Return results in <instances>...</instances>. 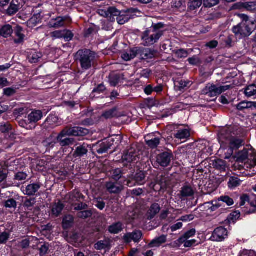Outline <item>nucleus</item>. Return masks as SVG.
<instances>
[{"label": "nucleus", "mask_w": 256, "mask_h": 256, "mask_svg": "<svg viewBox=\"0 0 256 256\" xmlns=\"http://www.w3.org/2000/svg\"><path fill=\"white\" fill-rule=\"evenodd\" d=\"M22 28L20 26H16L14 30V35L12 38L16 44H20L24 42V35L22 33Z\"/></svg>", "instance_id": "9b49d317"}, {"label": "nucleus", "mask_w": 256, "mask_h": 256, "mask_svg": "<svg viewBox=\"0 0 256 256\" xmlns=\"http://www.w3.org/2000/svg\"><path fill=\"white\" fill-rule=\"evenodd\" d=\"M76 60L80 64L82 70L90 69L94 64L96 54L89 50H79L76 54Z\"/></svg>", "instance_id": "7ed1b4c3"}, {"label": "nucleus", "mask_w": 256, "mask_h": 256, "mask_svg": "<svg viewBox=\"0 0 256 256\" xmlns=\"http://www.w3.org/2000/svg\"><path fill=\"white\" fill-rule=\"evenodd\" d=\"M246 96H254L256 95V85L251 84L248 86L244 91Z\"/></svg>", "instance_id": "72a5a7b5"}, {"label": "nucleus", "mask_w": 256, "mask_h": 256, "mask_svg": "<svg viewBox=\"0 0 256 256\" xmlns=\"http://www.w3.org/2000/svg\"><path fill=\"white\" fill-rule=\"evenodd\" d=\"M82 197L81 194L78 191H74L72 192L70 194V198L72 199V201H74V198L76 199V200L80 199Z\"/></svg>", "instance_id": "052dcab7"}, {"label": "nucleus", "mask_w": 256, "mask_h": 256, "mask_svg": "<svg viewBox=\"0 0 256 256\" xmlns=\"http://www.w3.org/2000/svg\"><path fill=\"white\" fill-rule=\"evenodd\" d=\"M42 56V53L35 50H31L28 52V59L31 63L38 62Z\"/></svg>", "instance_id": "dca6fc26"}, {"label": "nucleus", "mask_w": 256, "mask_h": 256, "mask_svg": "<svg viewBox=\"0 0 256 256\" xmlns=\"http://www.w3.org/2000/svg\"><path fill=\"white\" fill-rule=\"evenodd\" d=\"M151 73V70L148 69H144L142 70L140 73V77H143L145 78H148L150 74Z\"/></svg>", "instance_id": "774afa93"}, {"label": "nucleus", "mask_w": 256, "mask_h": 256, "mask_svg": "<svg viewBox=\"0 0 256 256\" xmlns=\"http://www.w3.org/2000/svg\"><path fill=\"white\" fill-rule=\"evenodd\" d=\"M64 30H56L53 32H52L50 34L51 37L53 39H57V38H63L64 37Z\"/></svg>", "instance_id": "49530a36"}, {"label": "nucleus", "mask_w": 256, "mask_h": 256, "mask_svg": "<svg viewBox=\"0 0 256 256\" xmlns=\"http://www.w3.org/2000/svg\"><path fill=\"white\" fill-rule=\"evenodd\" d=\"M171 160V156L168 152H164L159 154L156 158L157 162L162 166L165 167L168 165Z\"/></svg>", "instance_id": "2eb2a0df"}, {"label": "nucleus", "mask_w": 256, "mask_h": 256, "mask_svg": "<svg viewBox=\"0 0 256 256\" xmlns=\"http://www.w3.org/2000/svg\"><path fill=\"white\" fill-rule=\"evenodd\" d=\"M116 116H117V114L116 109L110 110L108 111L104 112L102 114V116L105 118L106 119L110 118Z\"/></svg>", "instance_id": "c03bdc74"}, {"label": "nucleus", "mask_w": 256, "mask_h": 256, "mask_svg": "<svg viewBox=\"0 0 256 256\" xmlns=\"http://www.w3.org/2000/svg\"><path fill=\"white\" fill-rule=\"evenodd\" d=\"M14 30L12 28V26L10 25H6L4 26L0 30V34L5 38L12 37Z\"/></svg>", "instance_id": "bb28decb"}, {"label": "nucleus", "mask_w": 256, "mask_h": 256, "mask_svg": "<svg viewBox=\"0 0 256 256\" xmlns=\"http://www.w3.org/2000/svg\"><path fill=\"white\" fill-rule=\"evenodd\" d=\"M227 230L222 227L220 226L214 230L210 238V240L214 242H221L224 240L228 236Z\"/></svg>", "instance_id": "1a4fd4ad"}, {"label": "nucleus", "mask_w": 256, "mask_h": 256, "mask_svg": "<svg viewBox=\"0 0 256 256\" xmlns=\"http://www.w3.org/2000/svg\"><path fill=\"white\" fill-rule=\"evenodd\" d=\"M240 216V212H238V211H236V212H234L232 213H231L228 217V220L230 222H234L236 220H238Z\"/></svg>", "instance_id": "3c124183"}, {"label": "nucleus", "mask_w": 256, "mask_h": 256, "mask_svg": "<svg viewBox=\"0 0 256 256\" xmlns=\"http://www.w3.org/2000/svg\"><path fill=\"white\" fill-rule=\"evenodd\" d=\"M156 52L154 50L150 49L145 50L142 52V56L144 58L150 59L154 57Z\"/></svg>", "instance_id": "a18cd8bd"}, {"label": "nucleus", "mask_w": 256, "mask_h": 256, "mask_svg": "<svg viewBox=\"0 0 256 256\" xmlns=\"http://www.w3.org/2000/svg\"><path fill=\"white\" fill-rule=\"evenodd\" d=\"M238 110L244 109L256 110V102L243 101L240 102L236 106Z\"/></svg>", "instance_id": "aec40b11"}, {"label": "nucleus", "mask_w": 256, "mask_h": 256, "mask_svg": "<svg viewBox=\"0 0 256 256\" xmlns=\"http://www.w3.org/2000/svg\"><path fill=\"white\" fill-rule=\"evenodd\" d=\"M136 56V53L134 51H130L129 52H124L122 55V58L126 61L130 60Z\"/></svg>", "instance_id": "37998d69"}, {"label": "nucleus", "mask_w": 256, "mask_h": 256, "mask_svg": "<svg viewBox=\"0 0 256 256\" xmlns=\"http://www.w3.org/2000/svg\"><path fill=\"white\" fill-rule=\"evenodd\" d=\"M163 27L162 24L158 23L152 25L151 28L144 31L142 35L143 44L148 46L157 42L163 35V32L160 30Z\"/></svg>", "instance_id": "f03ea898"}, {"label": "nucleus", "mask_w": 256, "mask_h": 256, "mask_svg": "<svg viewBox=\"0 0 256 256\" xmlns=\"http://www.w3.org/2000/svg\"><path fill=\"white\" fill-rule=\"evenodd\" d=\"M120 80V77L118 75H114L110 77V82L112 86H116Z\"/></svg>", "instance_id": "680f3d73"}, {"label": "nucleus", "mask_w": 256, "mask_h": 256, "mask_svg": "<svg viewBox=\"0 0 256 256\" xmlns=\"http://www.w3.org/2000/svg\"><path fill=\"white\" fill-rule=\"evenodd\" d=\"M4 206L8 208H16V202L14 199H10L5 202Z\"/></svg>", "instance_id": "13d9d810"}, {"label": "nucleus", "mask_w": 256, "mask_h": 256, "mask_svg": "<svg viewBox=\"0 0 256 256\" xmlns=\"http://www.w3.org/2000/svg\"><path fill=\"white\" fill-rule=\"evenodd\" d=\"M40 188V186L38 184H31L28 186L24 192L26 194L31 196L34 194Z\"/></svg>", "instance_id": "393cba45"}, {"label": "nucleus", "mask_w": 256, "mask_h": 256, "mask_svg": "<svg viewBox=\"0 0 256 256\" xmlns=\"http://www.w3.org/2000/svg\"><path fill=\"white\" fill-rule=\"evenodd\" d=\"M142 236L141 231L136 230L132 233H128L124 236V240L126 242H130L132 240L136 242H138Z\"/></svg>", "instance_id": "ddd939ff"}, {"label": "nucleus", "mask_w": 256, "mask_h": 256, "mask_svg": "<svg viewBox=\"0 0 256 256\" xmlns=\"http://www.w3.org/2000/svg\"><path fill=\"white\" fill-rule=\"evenodd\" d=\"M196 231L194 228L188 230L178 240L177 244L179 246L182 244V242L186 240V239H189L190 238L194 236L196 234Z\"/></svg>", "instance_id": "b1692460"}, {"label": "nucleus", "mask_w": 256, "mask_h": 256, "mask_svg": "<svg viewBox=\"0 0 256 256\" xmlns=\"http://www.w3.org/2000/svg\"><path fill=\"white\" fill-rule=\"evenodd\" d=\"M42 117V114L40 110H34L28 116V120L30 122H36Z\"/></svg>", "instance_id": "4be33fe9"}, {"label": "nucleus", "mask_w": 256, "mask_h": 256, "mask_svg": "<svg viewBox=\"0 0 256 256\" xmlns=\"http://www.w3.org/2000/svg\"><path fill=\"white\" fill-rule=\"evenodd\" d=\"M27 175L26 173L23 172H20L17 173L15 176V178L18 180H22L26 178Z\"/></svg>", "instance_id": "69168bd1"}, {"label": "nucleus", "mask_w": 256, "mask_h": 256, "mask_svg": "<svg viewBox=\"0 0 256 256\" xmlns=\"http://www.w3.org/2000/svg\"><path fill=\"white\" fill-rule=\"evenodd\" d=\"M248 158L250 157L244 164L246 168L252 170V174H256V151L254 149L248 150L247 152Z\"/></svg>", "instance_id": "9d476101"}, {"label": "nucleus", "mask_w": 256, "mask_h": 256, "mask_svg": "<svg viewBox=\"0 0 256 256\" xmlns=\"http://www.w3.org/2000/svg\"><path fill=\"white\" fill-rule=\"evenodd\" d=\"M163 90V86L162 84L158 85L153 87L152 85H148L144 88V92L146 95L152 94V92H156V94H160Z\"/></svg>", "instance_id": "f3484780"}, {"label": "nucleus", "mask_w": 256, "mask_h": 256, "mask_svg": "<svg viewBox=\"0 0 256 256\" xmlns=\"http://www.w3.org/2000/svg\"><path fill=\"white\" fill-rule=\"evenodd\" d=\"M196 242V240H188V239H186V240L182 242V244H184V246L185 248H188L195 244Z\"/></svg>", "instance_id": "e2e57ef3"}, {"label": "nucleus", "mask_w": 256, "mask_h": 256, "mask_svg": "<svg viewBox=\"0 0 256 256\" xmlns=\"http://www.w3.org/2000/svg\"><path fill=\"white\" fill-rule=\"evenodd\" d=\"M106 90V87L104 84H99L98 87L93 90V92H97L98 94L102 93Z\"/></svg>", "instance_id": "338daca9"}, {"label": "nucleus", "mask_w": 256, "mask_h": 256, "mask_svg": "<svg viewBox=\"0 0 256 256\" xmlns=\"http://www.w3.org/2000/svg\"><path fill=\"white\" fill-rule=\"evenodd\" d=\"M122 172L121 170L119 168H116L113 170L111 172V176L112 178L115 180H118L121 178Z\"/></svg>", "instance_id": "8fccbe9b"}, {"label": "nucleus", "mask_w": 256, "mask_h": 256, "mask_svg": "<svg viewBox=\"0 0 256 256\" xmlns=\"http://www.w3.org/2000/svg\"><path fill=\"white\" fill-rule=\"evenodd\" d=\"M238 256H256V252L252 250H243L240 252Z\"/></svg>", "instance_id": "603ef678"}, {"label": "nucleus", "mask_w": 256, "mask_h": 256, "mask_svg": "<svg viewBox=\"0 0 256 256\" xmlns=\"http://www.w3.org/2000/svg\"><path fill=\"white\" fill-rule=\"evenodd\" d=\"M194 194V190L192 188L188 186H184L180 191L182 198L192 196Z\"/></svg>", "instance_id": "cd10ccee"}, {"label": "nucleus", "mask_w": 256, "mask_h": 256, "mask_svg": "<svg viewBox=\"0 0 256 256\" xmlns=\"http://www.w3.org/2000/svg\"><path fill=\"white\" fill-rule=\"evenodd\" d=\"M122 230V224L121 222L114 223L108 227V231L111 234H118Z\"/></svg>", "instance_id": "c756f323"}, {"label": "nucleus", "mask_w": 256, "mask_h": 256, "mask_svg": "<svg viewBox=\"0 0 256 256\" xmlns=\"http://www.w3.org/2000/svg\"><path fill=\"white\" fill-rule=\"evenodd\" d=\"M63 208L64 205L62 202H58L57 203H55L52 206V214L56 216H58L60 214Z\"/></svg>", "instance_id": "7c9ffc66"}, {"label": "nucleus", "mask_w": 256, "mask_h": 256, "mask_svg": "<svg viewBox=\"0 0 256 256\" xmlns=\"http://www.w3.org/2000/svg\"><path fill=\"white\" fill-rule=\"evenodd\" d=\"M64 33L63 38H64L66 41L70 40L74 36L72 32L66 29L64 30Z\"/></svg>", "instance_id": "4d7b16f0"}, {"label": "nucleus", "mask_w": 256, "mask_h": 256, "mask_svg": "<svg viewBox=\"0 0 256 256\" xmlns=\"http://www.w3.org/2000/svg\"><path fill=\"white\" fill-rule=\"evenodd\" d=\"M233 127L230 126L220 130L218 140L220 148L218 153L224 158L228 159L242 145V140L236 137Z\"/></svg>", "instance_id": "f257e3e1"}, {"label": "nucleus", "mask_w": 256, "mask_h": 256, "mask_svg": "<svg viewBox=\"0 0 256 256\" xmlns=\"http://www.w3.org/2000/svg\"><path fill=\"white\" fill-rule=\"evenodd\" d=\"M160 210V207L158 204H154L150 207L147 213L148 218H152Z\"/></svg>", "instance_id": "a878e982"}, {"label": "nucleus", "mask_w": 256, "mask_h": 256, "mask_svg": "<svg viewBox=\"0 0 256 256\" xmlns=\"http://www.w3.org/2000/svg\"><path fill=\"white\" fill-rule=\"evenodd\" d=\"M242 6L243 8L249 11L256 10V1L244 2Z\"/></svg>", "instance_id": "ea45409f"}, {"label": "nucleus", "mask_w": 256, "mask_h": 256, "mask_svg": "<svg viewBox=\"0 0 256 256\" xmlns=\"http://www.w3.org/2000/svg\"><path fill=\"white\" fill-rule=\"evenodd\" d=\"M232 88V85L226 84L224 86H219L208 83L202 90V94L203 95L210 94L211 96L214 94L220 95Z\"/></svg>", "instance_id": "39448f33"}, {"label": "nucleus", "mask_w": 256, "mask_h": 256, "mask_svg": "<svg viewBox=\"0 0 256 256\" xmlns=\"http://www.w3.org/2000/svg\"><path fill=\"white\" fill-rule=\"evenodd\" d=\"M214 166L220 170H224L226 167V162L222 160H216L214 162Z\"/></svg>", "instance_id": "79ce46f5"}, {"label": "nucleus", "mask_w": 256, "mask_h": 256, "mask_svg": "<svg viewBox=\"0 0 256 256\" xmlns=\"http://www.w3.org/2000/svg\"><path fill=\"white\" fill-rule=\"evenodd\" d=\"M219 0H204V5L206 7L211 8L218 4Z\"/></svg>", "instance_id": "5fc2aeb1"}, {"label": "nucleus", "mask_w": 256, "mask_h": 256, "mask_svg": "<svg viewBox=\"0 0 256 256\" xmlns=\"http://www.w3.org/2000/svg\"><path fill=\"white\" fill-rule=\"evenodd\" d=\"M174 138L180 140H185L190 136V132L188 128H180L174 135Z\"/></svg>", "instance_id": "6ab92c4d"}, {"label": "nucleus", "mask_w": 256, "mask_h": 256, "mask_svg": "<svg viewBox=\"0 0 256 256\" xmlns=\"http://www.w3.org/2000/svg\"><path fill=\"white\" fill-rule=\"evenodd\" d=\"M254 196L253 194H251L250 196H248L247 195H243L240 197V206H244L246 202H248L250 198L251 200H255L256 204H254V206H256V197H254Z\"/></svg>", "instance_id": "a19ab883"}, {"label": "nucleus", "mask_w": 256, "mask_h": 256, "mask_svg": "<svg viewBox=\"0 0 256 256\" xmlns=\"http://www.w3.org/2000/svg\"><path fill=\"white\" fill-rule=\"evenodd\" d=\"M175 54L177 58H186L188 55V52L184 49H180L175 52Z\"/></svg>", "instance_id": "09e8293b"}, {"label": "nucleus", "mask_w": 256, "mask_h": 256, "mask_svg": "<svg viewBox=\"0 0 256 256\" xmlns=\"http://www.w3.org/2000/svg\"><path fill=\"white\" fill-rule=\"evenodd\" d=\"M234 33L239 38L250 36L252 32V28L248 23L242 22L232 28Z\"/></svg>", "instance_id": "0eeeda50"}, {"label": "nucleus", "mask_w": 256, "mask_h": 256, "mask_svg": "<svg viewBox=\"0 0 256 256\" xmlns=\"http://www.w3.org/2000/svg\"><path fill=\"white\" fill-rule=\"evenodd\" d=\"M166 236L163 234L153 240L150 243L149 246L150 247H158L162 244L166 242Z\"/></svg>", "instance_id": "5701e85b"}, {"label": "nucleus", "mask_w": 256, "mask_h": 256, "mask_svg": "<svg viewBox=\"0 0 256 256\" xmlns=\"http://www.w3.org/2000/svg\"><path fill=\"white\" fill-rule=\"evenodd\" d=\"M138 158L137 155L132 150H128L122 156V162L126 166L128 163L136 160Z\"/></svg>", "instance_id": "4468645a"}, {"label": "nucleus", "mask_w": 256, "mask_h": 256, "mask_svg": "<svg viewBox=\"0 0 256 256\" xmlns=\"http://www.w3.org/2000/svg\"><path fill=\"white\" fill-rule=\"evenodd\" d=\"M20 8V6L17 0H12L9 7L6 10V14L12 16L16 14Z\"/></svg>", "instance_id": "412c9836"}, {"label": "nucleus", "mask_w": 256, "mask_h": 256, "mask_svg": "<svg viewBox=\"0 0 256 256\" xmlns=\"http://www.w3.org/2000/svg\"><path fill=\"white\" fill-rule=\"evenodd\" d=\"M106 190L110 194H118L123 189L122 184L118 182H108L106 184Z\"/></svg>", "instance_id": "f8f14e48"}, {"label": "nucleus", "mask_w": 256, "mask_h": 256, "mask_svg": "<svg viewBox=\"0 0 256 256\" xmlns=\"http://www.w3.org/2000/svg\"><path fill=\"white\" fill-rule=\"evenodd\" d=\"M120 137L116 136L115 138H110L104 142H98L94 146L96 150L99 154H102L106 152L114 145V142H116V144L120 142Z\"/></svg>", "instance_id": "423d86ee"}, {"label": "nucleus", "mask_w": 256, "mask_h": 256, "mask_svg": "<svg viewBox=\"0 0 256 256\" xmlns=\"http://www.w3.org/2000/svg\"><path fill=\"white\" fill-rule=\"evenodd\" d=\"M16 88H8L4 89V94L7 96H10L16 94Z\"/></svg>", "instance_id": "bf43d9fd"}, {"label": "nucleus", "mask_w": 256, "mask_h": 256, "mask_svg": "<svg viewBox=\"0 0 256 256\" xmlns=\"http://www.w3.org/2000/svg\"><path fill=\"white\" fill-rule=\"evenodd\" d=\"M87 130L80 127H74L68 129H64L58 136V140L62 146L68 145L72 143L70 138H65L67 136H78L86 134Z\"/></svg>", "instance_id": "20e7f679"}, {"label": "nucleus", "mask_w": 256, "mask_h": 256, "mask_svg": "<svg viewBox=\"0 0 256 256\" xmlns=\"http://www.w3.org/2000/svg\"><path fill=\"white\" fill-rule=\"evenodd\" d=\"M218 201L225 202L228 206H230L234 204V201L232 199L228 196H221L218 198Z\"/></svg>", "instance_id": "6e6d98bb"}, {"label": "nucleus", "mask_w": 256, "mask_h": 256, "mask_svg": "<svg viewBox=\"0 0 256 256\" xmlns=\"http://www.w3.org/2000/svg\"><path fill=\"white\" fill-rule=\"evenodd\" d=\"M73 217L72 216H66L62 220V226L64 228L66 229L70 228L73 222Z\"/></svg>", "instance_id": "c9c22d12"}, {"label": "nucleus", "mask_w": 256, "mask_h": 256, "mask_svg": "<svg viewBox=\"0 0 256 256\" xmlns=\"http://www.w3.org/2000/svg\"><path fill=\"white\" fill-rule=\"evenodd\" d=\"M202 4V0H190L188 8L190 10H194L200 8Z\"/></svg>", "instance_id": "4c0bfd02"}, {"label": "nucleus", "mask_w": 256, "mask_h": 256, "mask_svg": "<svg viewBox=\"0 0 256 256\" xmlns=\"http://www.w3.org/2000/svg\"><path fill=\"white\" fill-rule=\"evenodd\" d=\"M134 178V181L138 184H142L145 182V174L144 172L140 171L136 174Z\"/></svg>", "instance_id": "e433bc0d"}, {"label": "nucleus", "mask_w": 256, "mask_h": 256, "mask_svg": "<svg viewBox=\"0 0 256 256\" xmlns=\"http://www.w3.org/2000/svg\"><path fill=\"white\" fill-rule=\"evenodd\" d=\"M194 218V215L190 214L182 216L180 220L184 222H188L193 220Z\"/></svg>", "instance_id": "0e129e2a"}, {"label": "nucleus", "mask_w": 256, "mask_h": 256, "mask_svg": "<svg viewBox=\"0 0 256 256\" xmlns=\"http://www.w3.org/2000/svg\"><path fill=\"white\" fill-rule=\"evenodd\" d=\"M71 20L68 16H58L56 18H52L48 23L49 28H59L64 26L66 22H70Z\"/></svg>", "instance_id": "6e6552de"}, {"label": "nucleus", "mask_w": 256, "mask_h": 256, "mask_svg": "<svg viewBox=\"0 0 256 256\" xmlns=\"http://www.w3.org/2000/svg\"><path fill=\"white\" fill-rule=\"evenodd\" d=\"M146 144L151 148H156L160 144V139L158 138H152L148 140V138H146Z\"/></svg>", "instance_id": "58836bf2"}, {"label": "nucleus", "mask_w": 256, "mask_h": 256, "mask_svg": "<svg viewBox=\"0 0 256 256\" xmlns=\"http://www.w3.org/2000/svg\"><path fill=\"white\" fill-rule=\"evenodd\" d=\"M108 12L109 14L108 20H113L114 16L117 18L121 14V12L114 7L109 8Z\"/></svg>", "instance_id": "473e14b6"}, {"label": "nucleus", "mask_w": 256, "mask_h": 256, "mask_svg": "<svg viewBox=\"0 0 256 256\" xmlns=\"http://www.w3.org/2000/svg\"><path fill=\"white\" fill-rule=\"evenodd\" d=\"M42 20V18L40 13L35 14L27 22V26L33 28L41 22Z\"/></svg>", "instance_id": "a211bd4d"}, {"label": "nucleus", "mask_w": 256, "mask_h": 256, "mask_svg": "<svg viewBox=\"0 0 256 256\" xmlns=\"http://www.w3.org/2000/svg\"><path fill=\"white\" fill-rule=\"evenodd\" d=\"M130 19V16L128 14L121 15V14L116 18V20L120 24H124L128 22Z\"/></svg>", "instance_id": "de8ad7c7"}, {"label": "nucleus", "mask_w": 256, "mask_h": 256, "mask_svg": "<svg viewBox=\"0 0 256 256\" xmlns=\"http://www.w3.org/2000/svg\"><path fill=\"white\" fill-rule=\"evenodd\" d=\"M88 150L86 149V145L84 144L76 148V151L74 154V156L75 157L82 156L86 154Z\"/></svg>", "instance_id": "2f4dec72"}, {"label": "nucleus", "mask_w": 256, "mask_h": 256, "mask_svg": "<svg viewBox=\"0 0 256 256\" xmlns=\"http://www.w3.org/2000/svg\"><path fill=\"white\" fill-rule=\"evenodd\" d=\"M77 215L78 218H86L92 215V212L90 210H84L78 212Z\"/></svg>", "instance_id": "864d4df0"}, {"label": "nucleus", "mask_w": 256, "mask_h": 256, "mask_svg": "<svg viewBox=\"0 0 256 256\" xmlns=\"http://www.w3.org/2000/svg\"><path fill=\"white\" fill-rule=\"evenodd\" d=\"M241 181L236 177H230V178L228 186L230 189H234L240 185Z\"/></svg>", "instance_id": "f704fd0d"}, {"label": "nucleus", "mask_w": 256, "mask_h": 256, "mask_svg": "<svg viewBox=\"0 0 256 256\" xmlns=\"http://www.w3.org/2000/svg\"><path fill=\"white\" fill-rule=\"evenodd\" d=\"M57 138L58 136H50L48 138H46L44 141V146L46 147L47 148H51L53 147L57 141L60 142V140H58Z\"/></svg>", "instance_id": "c85d7f7f"}]
</instances>
